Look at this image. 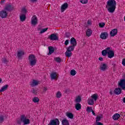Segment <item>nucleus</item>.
I'll return each instance as SVG.
<instances>
[{"label": "nucleus", "instance_id": "f3484780", "mask_svg": "<svg viewBox=\"0 0 125 125\" xmlns=\"http://www.w3.org/2000/svg\"><path fill=\"white\" fill-rule=\"evenodd\" d=\"M70 44L73 46H77V41H76L75 38H72L70 39Z\"/></svg>", "mask_w": 125, "mask_h": 125}, {"label": "nucleus", "instance_id": "09e8293b", "mask_svg": "<svg viewBox=\"0 0 125 125\" xmlns=\"http://www.w3.org/2000/svg\"><path fill=\"white\" fill-rule=\"evenodd\" d=\"M91 112H92V114L94 116H95V113L94 112V111H93V110H92V111H91Z\"/></svg>", "mask_w": 125, "mask_h": 125}, {"label": "nucleus", "instance_id": "0eeeda50", "mask_svg": "<svg viewBox=\"0 0 125 125\" xmlns=\"http://www.w3.org/2000/svg\"><path fill=\"white\" fill-rule=\"evenodd\" d=\"M118 86L125 90V79H121L118 82Z\"/></svg>", "mask_w": 125, "mask_h": 125}, {"label": "nucleus", "instance_id": "603ef678", "mask_svg": "<svg viewBox=\"0 0 125 125\" xmlns=\"http://www.w3.org/2000/svg\"><path fill=\"white\" fill-rule=\"evenodd\" d=\"M4 2V1L2 0V1H1V3L2 4V3H3Z\"/></svg>", "mask_w": 125, "mask_h": 125}, {"label": "nucleus", "instance_id": "58836bf2", "mask_svg": "<svg viewBox=\"0 0 125 125\" xmlns=\"http://www.w3.org/2000/svg\"><path fill=\"white\" fill-rule=\"evenodd\" d=\"M76 74H77L76 70H72L70 71V75H71V76H76Z\"/></svg>", "mask_w": 125, "mask_h": 125}, {"label": "nucleus", "instance_id": "6ab92c4d", "mask_svg": "<svg viewBox=\"0 0 125 125\" xmlns=\"http://www.w3.org/2000/svg\"><path fill=\"white\" fill-rule=\"evenodd\" d=\"M120 117H121V115H120V114L115 113L112 116V119L114 121H118V120H119V119H120Z\"/></svg>", "mask_w": 125, "mask_h": 125}, {"label": "nucleus", "instance_id": "72a5a7b5", "mask_svg": "<svg viewBox=\"0 0 125 125\" xmlns=\"http://www.w3.org/2000/svg\"><path fill=\"white\" fill-rule=\"evenodd\" d=\"M79 1L82 4H86L88 2V0H79Z\"/></svg>", "mask_w": 125, "mask_h": 125}, {"label": "nucleus", "instance_id": "c03bdc74", "mask_svg": "<svg viewBox=\"0 0 125 125\" xmlns=\"http://www.w3.org/2000/svg\"><path fill=\"white\" fill-rule=\"evenodd\" d=\"M64 44L65 45H68V44H69V40H66L64 42Z\"/></svg>", "mask_w": 125, "mask_h": 125}, {"label": "nucleus", "instance_id": "20e7f679", "mask_svg": "<svg viewBox=\"0 0 125 125\" xmlns=\"http://www.w3.org/2000/svg\"><path fill=\"white\" fill-rule=\"evenodd\" d=\"M13 9V6L10 4L6 5L5 7L4 10L0 12V16L1 18H6L7 17V12L10 11Z\"/></svg>", "mask_w": 125, "mask_h": 125}, {"label": "nucleus", "instance_id": "b1692460", "mask_svg": "<svg viewBox=\"0 0 125 125\" xmlns=\"http://www.w3.org/2000/svg\"><path fill=\"white\" fill-rule=\"evenodd\" d=\"M75 46H73V45H70L67 48H66V50L67 51H69L70 52H72V51H74V49H75Z\"/></svg>", "mask_w": 125, "mask_h": 125}, {"label": "nucleus", "instance_id": "9b49d317", "mask_svg": "<svg viewBox=\"0 0 125 125\" xmlns=\"http://www.w3.org/2000/svg\"><path fill=\"white\" fill-rule=\"evenodd\" d=\"M100 68L101 71H106L108 70V64L102 63L100 66Z\"/></svg>", "mask_w": 125, "mask_h": 125}, {"label": "nucleus", "instance_id": "bb28decb", "mask_svg": "<svg viewBox=\"0 0 125 125\" xmlns=\"http://www.w3.org/2000/svg\"><path fill=\"white\" fill-rule=\"evenodd\" d=\"M94 102H95L91 98H89L88 99L87 103L88 104V105H93L94 104Z\"/></svg>", "mask_w": 125, "mask_h": 125}, {"label": "nucleus", "instance_id": "49530a36", "mask_svg": "<svg viewBox=\"0 0 125 125\" xmlns=\"http://www.w3.org/2000/svg\"><path fill=\"white\" fill-rule=\"evenodd\" d=\"M122 64L123 65V66H125V59L123 60Z\"/></svg>", "mask_w": 125, "mask_h": 125}, {"label": "nucleus", "instance_id": "a211bd4d", "mask_svg": "<svg viewBox=\"0 0 125 125\" xmlns=\"http://www.w3.org/2000/svg\"><path fill=\"white\" fill-rule=\"evenodd\" d=\"M114 92L116 95H119L122 93V89L120 87L116 88L114 89Z\"/></svg>", "mask_w": 125, "mask_h": 125}, {"label": "nucleus", "instance_id": "2eb2a0df", "mask_svg": "<svg viewBox=\"0 0 125 125\" xmlns=\"http://www.w3.org/2000/svg\"><path fill=\"white\" fill-rule=\"evenodd\" d=\"M65 115L68 119H70L71 120H73V119H74V114L71 112H66Z\"/></svg>", "mask_w": 125, "mask_h": 125}, {"label": "nucleus", "instance_id": "2f4dec72", "mask_svg": "<svg viewBox=\"0 0 125 125\" xmlns=\"http://www.w3.org/2000/svg\"><path fill=\"white\" fill-rule=\"evenodd\" d=\"M75 108L77 111H79V110H81L82 109V105L80 104H75Z\"/></svg>", "mask_w": 125, "mask_h": 125}, {"label": "nucleus", "instance_id": "7c9ffc66", "mask_svg": "<svg viewBox=\"0 0 125 125\" xmlns=\"http://www.w3.org/2000/svg\"><path fill=\"white\" fill-rule=\"evenodd\" d=\"M32 101L34 103H39L40 102V99L39 97H35L33 98Z\"/></svg>", "mask_w": 125, "mask_h": 125}, {"label": "nucleus", "instance_id": "f03ea898", "mask_svg": "<svg viewBox=\"0 0 125 125\" xmlns=\"http://www.w3.org/2000/svg\"><path fill=\"white\" fill-rule=\"evenodd\" d=\"M102 55L103 56L107 55V57L111 59L115 56V52H114V50H111V48L107 47L102 51Z\"/></svg>", "mask_w": 125, "mask_h": 125}, {"label": "nucleus", "instance_id": "39448f33", "mask_svg": "<svg viewBox=\"0 0 125 125\" xmlns=\"http://www.w3.org/2000/svg\"><path fill=\"white\" fill-rule=\"evenodd\" d=\"M28 60L29 61L30 65H31L32 67L35 66L38 62L37 58H36V56L33 54L30 55L29 56Z\"/></svg>", "mask_w": 125, "mask_h": 125}, {"label": "nucleus", "instance_id": "a878e982", "mask_svg": "<svg viewBox=\"0 0 125 125\" xmlns=\"http://www.w3.org/2000/svg\"><path fill=\"white\" fill-rule=\"evenodd\" d=\"M39 83H40V82H39L38 81H37V80H33L31 83V85L32 86H35V85H38V84H39Z\"/></svg>", "mask_w": 125, "mask_h": 125}, {"label": "nucleus", "instance_id": "423d86ee", "mask_svg": "<svg viewBox=\"0 0 125 125\" xmlns=\"http://www.w3.org/2000/svg\"><path fill=\"white\" fill-rule=\"evenodd\" d=\"M39 23V19H38V17L36 15H33L31 20V24L32 26H36L38 25Z\"/></svg>", "mask_w": 125, "mask_h": 125}, {"label": "nucleus", "instance_id": "f8f14e48", "mask_svg": "<svg viewBox=\"0 0 125 125\" xmlns=\"http://www.w3.org/2000/svg\"><path fill=\"white\" fill-rule=\"evenodd\" d=\"M103 117V116H102V115H98L97 116L96 121V125H102V124H101V123L99 122V121H100V120H101V119H102Z\"/></svg>", "mask_w": 125, "mask_h": 125}, {"label": "nucleus", "instance_id": "f704fd0d", "mask_svg": "<svg viewBox=\"0 0 125 125\" xmlns=\"http://www.w3.org/2000/svg\"><path fill=\"white\" fill-rule=\"evenodd\" d=\"M81 101H82V98L80 96H78L77 97H76V102H77L78 103H79L81 102Z\"/></svg>", "mask_w": 125, "mask_h": 125}, {"label": "nucleus", "instance_id": "ddd939ff", "mask_svg": "<svg viewBox=\"0 0 125 125\" xmlns=\"http://www.w3.org/2000/svg\"><path fill=\"white\" fill-rule=\"evenodd\" d=\"M118 34V29H112L110 33V35L111 37H115L116 35Z\"/></svg>", "mask_w": 125, "mask_h": 125}, {"label": "nucleus", "instance_id": "c85d7f7f", "mask_svg": "<svg viewBox=\"0 0 125 125\" xmlns=\"http://www.w3.org/2000/svg\"><path fill=\"white\" fill-rule=\"evenodd\" d=\"M49 49V53L48 55H50V54H52L53 52H54V49L52 46H50L48 47Z\"/></svg>", "mask_w": 125, "mask_h": 125}, {"label": "nucleus", "instance_id": "3c124183", "mask_svg": "<svg viewBox=\"0 0 125 125\" xmlns=\"http://www.w3.org/2000/svg\"><path fill=\"white\" fill-rule=\"evenodd\" d=\"M32 2H35L37 0H30Z\"/></svg>", "mask_w": 125, "mask_h": 125}, {"label": "nucleus", "instance_id": "864d4df0", "mask_svg": "<svg viewBox=\"0 0 125 125\" xmlns=\"http://www.w3.org/2000/svg\"><path fill=\"white\" fill-rule=\"evenodd\" d=\"M47 90L46 88H44V90L45 91V90Z\"/></svg>", "mask_w": 125, "mask_h": 125}, {"label": "nucleus", "instance_id": "4c0bfd02", "mask_svg": "<svg viewBox=\"0 0 125 125\" xmlns=\"http://www.w3.org/2000/svg\"><path fill=\"white\" fill-rule=\"evenodd\" d=\"M55 61H56V62H58L59 63H60L61 62L62 60L59 57H56L54 58Z\"/></svg>", "mask_w": 125, "mask_h": 125}, {"label": "nucleus", "instance_id": "dca6fc26", "mask_svg": "<svg viewBox=\"0 0 125 125\" xmlns=\"http://www.w3.org/2000/svg\"><path fill=\"white\" fill-rule=\"evenodd\" d=\"M49 38L51 41H56V40H58L57 35L54 34H51Z\"/></svg>", "mask_w": 125, "mask_h": 125}, {"label": "nucleus", "instance_id": "473e14b6", "mask_svg": "<svg viewBox=\"0 0 125 125\" xmlns=\"http://www.w3.org/2000/svg\"><path fill=\"white\" fill-rule=\"evenodd\" d=\"M65 56L67 57H71L72 56V52L66 51L65 52Z\"/></svg>", "mask_w": 125, "mask_h": 125}, {"label": "nucleus", "instance_id": "a19ab883", "mask_svg": "<svg viewBox=\"0 0 125 125\" xmlns=\"http://www.w3.org/2000/svg\"><path fill=\"white\" fill-rule=\"evenodd\" d=\"M47 30H48V28H43L42 29L41 32H40V34H43V33H45V32H46V31H47Z\"/></svg>", "mask_w": 125, "mask_h": 125}, {"label": "nucleus", "instance_id": "79ce46f5", "mask_svg": "<svg viewBox=\"0 0 125 125\" xmlns=\"http://www.w3.org/2000/svg\"><path fill=\"white\" fill-rule=\"evenodd\" d=\"M109 93L110 94H111V95L114 94V90L111 89L109 90Z\"/></svg>", "mask_w": 125, "mask_h": 125}, {"label": "nucleus", "instance_id": "c756f323", "mask_svg": "<svg viewBox=\"0 0 125 125\" xmlns=\"http://www.w3.org/2000/svg\"><path fill=\"white\" fill-rule=\"evenodd\" d=\"M56 96L57 98H61L62 97V93L60 91H58L56 94Z\"/></svg>", "mask_w": 125, "mask_h": 125}, {"label": "nucleus", "instance_id": "7ed1b4c3", "mask_svg": "<svg viewBox=\"0 0 125 125\" xmlns=\"http://www.w3.org/2000/svg\"><path fill=\"white\" fill-rule=\"evenodd\" d=\"M20 120H17V123L19 125H21V123H23V125H30V119H29V117L25 114L21 115L20 117Z\"/></svg>", "mask_w": 125, "mask_h": 125}, {"label": "nucleus", "instance_id": "4be33fe9", "mask_svg": "<svg viewBox=\"0 0 125 125\" xmlns=\"http://www.w3.org/2000/svg\"><path fill=\"white\" fill-rule=\"evenodd\" d=\"M8 88V85L6 84L1 88L0 89V92H3V91H5V90H7V89Z\"/></svg>", "mask_w": 125, "mask_h": 125}, {"label": "nucleus", "instance_id": "ea45409f", "mask_svg": "<svg viewBox=\"0 0 125 125\" xmlns=\"http://www.w3.org/2000/svg\"><path fill=\"white\" fill-rule=\"evenodd\" d=\"M21 13H23L24 14H26L27 13V10L26 8L23 7L21 9Z\"/></svg>", "mask_w": 125, "mask_h": 125}, {"label": "nucleus", "instance_id": "412c9836", "mask_svg": "<svg viewBox=\"0 0 125 125\" xmlns=\"http://www.w3.org/2000/svg\"><path fill=\"white\" fill-rule=\"evenodd\" d=\"M93 31L90 28H88L87 29L86 31V36L87 37H90V36H91V35H92V33H93Z\"/></svg>", "mask_w": 125, "mask_h": 125}, {"label": "nucleus", "instance_id": "37998d69", "mask_svg": "<svg viewBox=\"0 0 125 125\" xmlns=\"http://www.w3.org/2000/svg\"><path fill=\"white\" fill-rule=\"evenodd\" d=\"M87 23L88 25H91V24H92V21H91V20H89L87 21Z\"/></svg>", "mask_w": 125, "mask_h": 125}, {"label": "nucleus", "instance_id": "393cba45", "mask_svg": "<svg viewBox=\"0 0 125 125\" xmlns=\"http://www.w3.org/2000/svg\"><path fill=\"white\" fill-rule=\"evenodd\" d=\"M90 98L95 102L98 99V95L97 94H94L90 97Z\"/></svg>", "mask_w": 125, "mask_h": 125}, {"label": "nucleus", "instance_id": "de8ad7c7", "mask_svg": "<svg viewBox=\"0 0 125 125\" xmlns=\"http://www.w3.org/2000/svg\"><path fill=\"white\" fill-rule=\"evenodd\" d=\"M3 121V116L0 117V122H2Z\"/></svg>", "mask_w": 125, "mask_h": 125}, {"label": "nucleus", "instance_id": "cd10ccee", "mask_svg": "<svg viewBox=\"0 0 125 125\" xmlns=\"http://www.w3.org/2000/svg\"><path fill=\"white\" fill-rule=\"evenodd\" d=\"M62 125H70V123H69V121L67 119H64L62 121Z\"/></svg>", "mask_w": 125, "mask_h": 125}, {"label": "nucleus", "instance_id": "f257e3e1", "mask_svg": "<svg viewBox=\"0 0 125 125\" xmlns=\"http://www.w3.org/2000/svg\"><path fill=\"white\" fill-rule=\"evenodd\" d=\"M117 8V1L115 0H108L105 8L110 13H114Z\"/></svg>", "mask_w": 125, "mask_h": 125}, {"label": "nucleus", "instance_id": "9d476101", "mask_svg": "<svg viewBox=\"0 0 125 125\" xmlns=\"http://www.w3.org/2000/svg\"><path fill=\"white\" fill-rule=\"evenodd\" d=\"M60 122L58 119H53L50 121V123L48 125H59Z\"/></svg>", "mask_w": 125, "mask_h": 125}, {"label": "nucleus", "instance_id": "8fccbe9b", "mask_svg": "<svg viewBox=\"0 0 125 125\" xmlns=\"http://www.w3.org/2000/svg\"><path fill=\"white\" fill-rule=\"evenodd\" d=\"M2 83V79L0 78V83Z\"/></svg>", "mask_w": 125, "mask_h": 125}, {"label": "nucleus", "instance_id": "5701e85b", "mask_svg": "<svg viewBox=\"0 0 125 125\" xmlns=\"http://www.w3.org/2000/svg\"><path fill=\"white\" fill-rule=\"evenodd\" d=\"M20 19L21 22H24L26 20V15L25 14H21L20 16Z\"/></svg>", "mask_w": 125, "mask_h": 125}, {"label": "nucleus", "instance_id": "1a4fd4ad", "mask_svg": "<svg viewBox=\"0 0 125 125\" xmlns=\"http://www.w3.org/2000/svg\"><path fill=\"white\" fill-rule=\"evenodd\" d=\"M59 77V74L56 72H52L50 74L51 80H57Z\"/></svg>", "mask_w": 125, "mask_h": 125}, {"label": "nucleus", "instance_id": "c9c22d12", "mask_svg": "<svg viewBox=\"0 0 125 125\" xmlns=\"http://www.w3.org/2000/svg\"><path fill=\"white\" fill-rule=\"evenodd\" d=\"M105 22H101L99 23V26L100 28H104L105 27Z\"/></svg>", "mask_w": 125, "mask_h": 125}, {"label": "nucleus", "instance_id": "e433bc0d", "mask_svg": "<svg viewBox=\"0 0 125 125\" xmlns=\"http://www.w3.org/2000/svg\"><path fill=\"white\" fill-rule=\"evenodd\" d=\"M92 110H93L92 107H91V106L87 107L86 112H87V113H90V112H91Z\"/></svg>", "mask_w": 125, "mask_h": 125}, {"label": "nucleus", "instance_id": "aec40b11", "mask_svg": "<svg viewBox=\"0 0 125 125\" xmlns=\"http://www.w3.org/2000/svg\"><path fill=\"white\" fill-rule=\"evenodd\" d=\"M24 54H25V51H24V50H20L18 52L17 56L19 58H20V57H22Z\"/></svg>", "mask_w": 125, "mask_h": 125}, {"label": "nucleus", "instance_id": "6e6552de", "mask_svg": "<svg viewBox=\"0 0 125 125\" xmlns=\"http://www.w3.org/2000/svg\"><path fill=\"white\" fill-rule=\"evenodd\" d=\"M68 7H69V4L68 3H64L61 7V12L62 13L64 12V11L68 9Z\"/></svg>", "mask_w": 125, "mask_h": 125}, {"label": "nucleus", "instance_id": "4468645a", "mask_svg": "<svg viewBox=\"0 0 125 125\" xmlns=\"http://www.w3.org/2000/svg\"><path fill=\"white\" fill-rule=\"evenodd\" d=\"M108 33L107 32H103L101 33L100 35V38L102 39V40H106L107 38H108Z\"/></svg>", "mask_w": 125, "mask_h": 125}, {"label": "nucleus", "instance_id": "a18cd8bd", "mask_svg": "<svg viewBox=\"0 0 125 125\" xmlns=\"http://www.w3.org/2000/svg\"><path fill=\"white\" fill-rule=\"evenodd\" d=\"M99 61H101V62H103V61H104L103 58H102V57L99 58Z\"/></svg>", "mask_w": 125, "mask_h": 125}]
</instances>
